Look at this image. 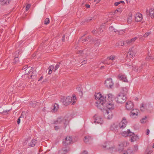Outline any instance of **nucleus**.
Masks as SVG:
<instances>
[{
    "instance_id": "e433bc0d",
    "label": "nucleus",
    "mask_w": 154,
    "mask_h": 154,
    "mask_svg": "<svg viewBox=\"0 0 154 154\" xmlns=\"http://www.w3.org/2000/svg\"><path fill=\"white\" fill-rule=\"evenodd\" d=\"M50 22L49 19L48 18H46L44 21V24L47 25Z\"/></svg>"
},
{
    "instance_id": "a878e982",
    "label": "nucleus",
    "mask_w": 154,
    "mask_h": 154,
    "mask_svg": "<svg viewBox=\"0 0 154 154\" xmlns=\"http://www.w3.org/2000/svg\"><path fill=\"white\" fill-rule=\"evenodd\" d=\"M115 59L116 57L115 56H111L109 57H108L106 58V64H108V62H107L109 60L112 61ZM108 64H109V63H108Z\"/></svg>"
},
{
    "instance_id": "2eb2a0df",
    "label": "nucleus",
    "mask_w": 154,
    "mask_h": 154,
    "mask_svg": "<svg viewBox=\"0 0 154 154\" xmlns=\"http://www.w3.org/2000/svg\"><path fill=\"white\" fill-rule=\"evenodd\" d=\"M93 118L95 120L94 122V123H97V124H102L103 122L102 119L100 117H96V116H95Z\"/></svg>"
},
{
    "instance_id": "c85d7f7f",
    "label": "nucleus",
    "mask_w": 154,
    "mask_h": 154,
    "mask_svg": "<svg viewBox=\"0 0 154 154\" xmlns=\"http://www.w3.org/2000/svg\"><path fill=\"white\" fill-rule=\"evenodd\" d=\"M149 15L151 18L154 17V9L151 8L149 10Z\"/></svg>"
},
{
    "instance_id": "a19ab883",
    "label": "nucleus",
    "mask_w": 154,
    "mask_h": 154,
    "mask_svg": "<svg viewBox=\"0 0 154 154\" xmlns=\"http://www.w3.org/2000/svg\"><path fill=\"white\" fill-rule=\"evenodd\" d=\"M31 6V5L30 4H28L26 5V11H27L29 10Z\"/></svg>"
},
{
    "instance_id": "5701e85b",
    "label": "nucleus",
    "mask_w": 154,
    "mask_h": 154,
    "mask_svg": "<svg viewBox=\"0 0 154 154\" xmlns=\"http://www.w3.org/2000/svg\"><path fill=\"white\" fill-rule=\"evenodd\" d=\"M128 89L127 88L124 87L122 88V91L120 93L125 96L128 93Z\"/></svg>"
},
{
    "instance_id": "37998d69",
    "label": "nucleus",
    "mask_w": 154,
    "mask_h": 154,
    "mask_svg": "<svg viewBox=\"0 0 154 154\" xmlns=\"http://www.w3.org/2000/svg\"><path fill=\"white\" fill-rule=\"evenodd\" d=\"M59 66L58 64H56L54 69V71H55L59 68Z\"/></svg>"
},
{
    "instance_id": "dca6fc26",
    "label": "nucleus",
    "mask_w": 154,
    "mask_h": 154,
    "mask_svg": "<svg viewBox=\"0 0 154 154\" xmlns=\"http://www.w3.org/2000/svg\"><path fill=\"white\" fill-rule=\"evenodd\" d=\"M118 78L120 80L125 82H128L126 76L125 75L120 74L118 75Z\"/></svg>"
},
{
    "instance_id": "f257e3e1",
    "label": "nucleus",
    "mask_w": 154,
    "mask_h": 154,
    "mask_svg": "<svg viewBox=\"0 0 154 154\" xmlns=\"http://www.w3.org/2000/svg\"><path fill=\"white\" fill-rule=\"evenodd\" d=\"M94 96L97 100L95 105L103 112L106 111V97L102 96L100 93H96Z\"/></svg>"
},
{
    "instance_id": "e2e57ef3",
    "label": "nucleus",
    "mask_w": 154,
    "mask_h": 154,
    "mask_svg": "<svg viewBox=\"0 0 154 154\" xmlns=\"http://www.w3.org/2000/svg\"><path fill=\"white\" fill-rule=\"evenodd\" d=\"M92 32L93 34H95L96 32V31L95 30H93Z\"/></svg>"
},
{
    "instance_id": "a211bd4d",
    "label": "nucleus",
    "mask_w": 154,
    "mask_h": 154,
    "mask_svg": "<svg viewBox=\"0 0 154 154\" xmlns=\"http://www.w3.org/2000/svg\"><path fill=\"white\" fill-rule=\"evenodd\" d=\"M21 53V52L19 50L15 52L14 54L15 55L14 56L15 58H14V60L15 61V63L18 62V57Z\"/></svg>"
},
{
    "instance_id": "c9c22d12",
    "label": "nucleus",
    "mask_w": 154,
    "mask_h": 154,
    "mask_svg": "<svg viewBox=\"0 0 154 154\" xmlns=\"http://www.w3.org/2000/svg\"><path fill=\"white\" fill-rule=\"evenodd\" d=\"M146 108V106H145V104L143 103H142L141 104V106L140 107V110L142 111H143L144 110V109Z\"/></svg>"
},
{
    "instance_id": "f3484780",
    "label": "nucleus",
    "mask_w": 154,
    "mask_h": 154,
    "mask_svg": "<svg viewBox=\"0 0 154 154\" xmlns=\"http://www.w3.org/2000/svg\"><path fill=\"white\" fill-rule=\"evenodd\" d=\"M142 18V16L141 14L138 13L136 14L135 19L136 21L137 22L140 21Z\"/></svg>"
},
{
    "instance_id": "4be33fe9",
    "label": "nucleus",
    "mask_w": 154,
    "mask_h": 154,
    "mask_svg": "<svg viewBox=\"0 0 154 154\" xmlns=\"http://www.w3.org/2000/svg\"><path fill=\"white\" fill-rule=\"evenodd\" d=\"M69 151V148H64L59 151L58 154H66Z\"/></svg>"
},
{
    "instance_id": "f704fd0d",
    "label": "nucleus",
    "mask_w": 154,
    "mask_h": 154,
    "mask_svg": "<svg viewBox=\"0 0 154 154\" xmlns=\"http://www.w3.org/2000/svg\"><path fill=\"white\" fill-rule=\"evenodd\" d=\"M152 152V150L147 148L146 150V154H151Z\"/></svg>"
},
{
    "instance_id": "ddd939ff",
    "label": "nucleus",
    "mask_w": 154,
    "mask_h": 154,
    "mask_svg": "<svg viewBox=\"0 0 154 154\" xmlns=\"http://www.w3.org/2000/svg\"><path fill=\"white\" fill-rule=\"evenodd\" d=\"M121 134L123 136L126 137L131 136V134H133V133L131 132L130 130L128 129L126 131L122 132Z\"/></svg>"
},
{
    "instance_id": "603ef678",
    "label": "nucleus",
    "mask_w": 154,
    "mask_h": 154,
    "mask_svg": "<svg viewBox=\"0 0 154 154\" xmlns=\"http://www.w3.org/2000/svg\"><path fill=\"white\" fill-rule=\"evenodd\" d=\"M21 116H22V115H21V116H20V117H19V118L18 119V120H17V124H19L20 123V118H21Z\"/></svg>"
},
{
    "instance_id": "f03ea898",
    "label": "nucleus",
    "mask_w": 154,
    "mask_h": 154,
    "mask_svg": "<svg viewBox=\"0 0 154 154\" xmlns=\"http://www.w3.org/2000/svg\"><path fill=\"white\" fill-rule=\"evenodd\" d=\"M114 109L113 103H106V115L108 119H111L113 116L112 111Z\"/></svg>"
},
{
    "instance_id": "6e6d98bb",
    "label": "nucleus",
    "mask_w": 154,
    "mask_h": 154,
    "mask_svg": "<svg viewBox=\"0 0 154 154\" xmlns=\"http://www.w3.org/2000/svg\"><path fill=\"white\" fill-rule=\"evenodd\" d=\"M85 7L87 8H90V5H89L85 4Z\"/></svg>"
},
{
    "instance_id": "cd10ccee",
    "label": "nucleus",
    "mask_w": 154,
    "mask_h": 154,
    "mask_svg": "<svg viewBox=\"0 0 154 154\" xmlns=\"http://www.w3.org/2000/svg\"><path fill=\"white\" fill-rule=\"evenodd\" d=\"M146 59L147 60L151 59L152 61H154V58H152L151 53L149 51L148 52V56L146 57Z\"/></svg>"
},
{
    "instance_id": "20e7f679",
    "label": "nucleus",
    "mask_w": 154,
    "mask_h": 154,
    "mask_svg": "<svg viewBox=\"0 0 154 154\" xmlns=\"http://www.w3.org/2000/svg\"><path fill=\"white\" fill-rule=\"evenodd\" d=\"M54 124L62 125L65 128L68 124V121L65 118L60 117L58 118L57 120L54 121Z\"/></svg>"
},
{
    "instance_id": "ea45409f",
    "label": "nucleus",
    "mask_w": 154,
    "mask_h": 154,
    "mask_svg": "<svg viewBox=\"0 0 154 154\" xmlns=\"http://www.w3.org/2000/svg\"><path fill=\"white\" fill-rule=\"evenodd\" d=\"M131 16L128 17L127 22L128 23L130 24L131 21Z\"/></svg>"
},
{
    "instance_id": "1a4fd4ad",
    "label": "nucleus",
    "mask_w": 154,
    "mask_h": 154,
    "mask_svg": "<svg viewBox=\"0 0 154 154\" xmlns=\"http://www.w3.org/2000/svg\"><path fill=\"white\" fill-rule=\"evenodd\" d=\"M106 103H113V101L114 100V96L111 93L108 94Z\"/></svg>"
},
{
    "instance_id": "3c124183",
    "label": "nucleus",
    "mask_w": 154,
    "mask_h": 154,
    "mask_svg": "<svg viewBox=\"0 0 154 154\" xmlns=\"http://www.w3.org/2000/svg\"><path fill=\"white\" fill-rule=\"evenodd\" d=\"M114 30L113 27L112 26L110 27L109 28V30L110 31H112Z\"/></svg>"
},
{
    "instance_id": "7c9ffc66",
    "label": "nucleus",
    "mask_w": 154,
    "mask_h": 154,
    "mask_svg": "<svg viewBox=\"0 0 154 154\" xmlns=\"http://www.w3.org/2000/svg\"><path fill=\"white\" fill-rule=\"evenodd\" d=\"M144 66V64H142L139 67V68H138L137 69L136 68H134V70H135L136 72H140L141 71V69L143 68V66Z\"/></svg>"
},
{
    "instance_id": "b1692460",
    "label": "nucleus",
    "mask_w": 154,
    "mask_h": 154,
    "mask_svg": "<svg viewBox=\"0 0 154 154\" xmlns=\"http://www.w3.org/2000/svg\"><path fill=\"white\" fill-rule=\"evenodd\" d=\"M130 136L131 137L130 140L132 142L134 141L137 140V138H138L137 136L135 134H134L133 133V134H131V136Z\"/></svg>"
},
{
    "instance_id": "8fccbe9b",
    "label": "nucleus",
    "mask_w": 154,
    "mask_h": 154,
    "mask_svg": "<svg viewBox=\"0 0 154 154\" xmlns=\"http://www.w3.org/2000/svg\"><path fill=\"white\" fill-rule=\"evenodd\" d=\"M124 45H127V44L125 43V41L123 43H121V44H120V45H121V46H123Z\"/></svg>"
},
{
    "instance_id": "052dcab7",
    "label": "nucleus",
    "mask_w": 154,
    "mask_h": 154,
    "mask_svg": "<svg viewBox=\"0 0 154 154\" xmlns=\"http://www.w3.org/2000/svg\"><path fill=\"white\" fill-rule=\"evenodd\" d=\"M139 39L140 40H141L143 41L144 40V38H143V37H142V36H141L140 37Z\"/></svg>"
},
{
    "instance_id": "4c0bfd02",
    "label": "nucleus",
    "mask_w": 154,
    "mask_h": 154,
    "mask_svg": "<svg viewBox=\"0 0 154 154\" xmlns=\"http://www.w3.org/2000/svg\"><path fill=\"white\" fill-rule=\"evenodd\" d=\"M94 42H95L94 43L95 44V45L97 46H98L100 44V41L99 40L96 39V38H95V41H94Z\"/></svg>"
},
{
    "instance_id": "5fc2aeb1",
    "label": "nucleus",
    "mask_w": 154,
    "mask_h": 154,
    "mask_svg": "<svg viewBox=\"0 0 154 154\" xmlns=\"http://www.w3.org/2000/svg\"><path fill=\"white\" fill-rule=\"evenodd\" d=\"M119 4H120L119 2H116L115 3V5L116 6L118 5Z\"/></svg>"
},
{
    "instance_id": "0e129e2a",
    "label": "nucleus",
    "mask_w": 154,
    "mask_h": 154,
    "mask_svg": "<svg viewBox=\"0 0 154 154\" xmlns=\"http://www.w3.org/2000/svg\"><path fill=\"white\" fill-rule=\"evenodd\" d=\"M43 76H41V77H40V78H39L38 80V81H40L42 79H43Z\"/></svg>"
},
{
    "instance_id": "c756f323",
    "label": "nucleus",
    "mask_w": 154,
    "mask_h": 154,
    "mask_svg": "<svg viewBox=\"0 0 154 154\" xmlns=\"http://www.w3.org/2000/svg\"><path fill=\"white\" fill-rule=\"evenodd\" d=\"M9 0H1L0 2L2 5H5L9 3Z\"/></svg>"
},
{
    "instance_id": "864d4df0",
    "label": "nucleus",
    "mask_w": 154,
    "mask_h": 154,
    "mask_svg": "<svg viewBox=\"0 0 154 154\" xmlns=\"http://www.w3.org/2000/svg\"><path fill=\"white\" fill-rule=\"evenodd\" d=\"M60 128L58 126H57L54 127V129L56 130H57L59 129Z\"/></svg>"
},
{
    "instance_id": "58836bf2",
    "label": "nucleus",
    "mask_w": 154,
    "mask_h": 154,
    "mask_svg": "<svg viewBox=\"0 0 154 154\" xmlns=\"http://www.w3.org/2000/svg\"><path fill=\"white\" fill-rule=\"evenodd\" d=\"M95 38H92V37H91V38L90 39V40H89L88 42V43H95Z\"/></svg>"
},
{
    "instance_id": "69168bd1",
    "label": "nucleus",
    "mask_w": 154,
    "mask_h": 154,
    "mask_svg": "<svg viewBox=\"0 0 154 154\" xmlns=\"http://www.w3.org/2000/svg\"><path fill=\"white\" fill-rule=\"evenodd\" d=\"M87 62L86 60H84V61H82V64H85V63H86Z\"/></svg>"
},
{
    "instance_id": "338daca9",
    "label": "nucleus",
    "mask_w": 154,
    "mask_h": 154,
    "mask_svg": "<svg viewBox=\"0 0 154 154\" xmlns=\"http://www.w3.org/2000/svg\"><path fill=\"white\" fill-rule=\"evenodd\" d=\"M149 11L148 10H146V14H148Z\"/></svg>"
},
{
    "instance_id": "c03bdc74",
    "label": "nucleus",
    "mask_w": 154,
    "mask_h": 154,
    "mask_svg": "<svg viewBox=\"0 0 154 154\" xmlns=\"http://www.w3.org/2000/svg\"><path fill=\"white\" fill-rule=\"evenodd\" d=\"M146 116H145L144 118H142L140 120L141 122L142 123H144L145 122H144V120H146Z\"/></svg>"
},
{
    "instance_id": "2f4dec72",
    "label": "nucleus",
    "mask_w": 154,
    "mask_h": 154,
    "mask_svg": "<svg viewBox=\"0 0 154 154\" xmlns=\"http://www.w3.org/2000/svg\"><path fill=\"white\" fill-rule=\"evenodd\" d=\"M105 29V23H104L103 25L100 26L99 28V31L100 32H102Z\"/></svg>"
},
{
    "instance_id": "412c9836",
    "label": "nucleus",
    "mask_w": 154,
    "mask_h": 154,
    "mask_svg": "<svg viewBox=\"0 0 154 154\" xmlns=\"http://www.w3.org/2000/svg\"><path fill=\"white\" fill-rule=\"evenodd\" d=\"M59 108L58 105L57 103H55L51 107L52 112H56Z\"/></svg>"
},
{
    "instance_id": "39448f33",
    "label": "nucleus",
    "mask_w": 154,
    "mask_h": 154,
    "mask_svg": "<svg viewBox=\"0 0 154 154\" xmlns=\"http://www.w3.org/2000/svg\"><path fill=\"white\" fill-rule=\"evenodd\" d=\"M126 97L123 94H119L118 96L116 98V102L119 103H122L125 102Z\"/></svg>"
},
{
    "instance_id": "423d86ee",
    "label": "nucleus",
    "mask_w": 154,
    "mask_h": 154,
    "mask_svg": "<svg viewBox=\"0 0 154 154\" xmlns=\"http://www.w3.org/2000/svg\"><path fill=\"white\" fill-rule=\"evenodd\" d=\"M136 50L132 47L129 49V51L127 54V56L130 58H132L136 55Z\"/></svg>"
},
{
    "instance_id": "bb28decb",
    "label": "nucleus",
    "mask_w": 154,
    "mask_h": 154,
    "mask_svg": "<svg viewBox=\"0 0 154 154\" xmlns=\"http://www.w3.org/2000/svg\"><path fill=\"white\" fill-rule=\"evenodd\" d=\"M36 142V140L35 139H32L31 141L29 144V146L31 147H33L35 146Z\"/></svg>"
},
{
    "instance_id": "680f3d73",
    "label": "nucleus",
    "mask_w": 154,
    "mask_h": 154,
    "mask_svg": "<svg viewBox=\"0 0 154 154\" xmlns=\"http://www.w3.org/2000/svg\"><path fill=\"white\" fill-rule=\"evenodd\" d=\"M116 11H119V12H121V9L120 8H119L118 9H117L116 11Z\"/></svg>"
},
{
    "instance_id": "9d476101",
    "label": "nucleus",
    "mask_w": 154,
    "mask_h": 154,
    "mask_svg": "<svg viewBox=\"0 0 154 154\" xmlns=\"http://www.w3.org/2000/svg\"><path fill=\"white\" fill-rule=\"evenodd\" d=\"M134 106L133 103L131 101H127L125 103V107L128 110H130L132 109Z\"/></svg>"
},
{
    "instance_id": "0eeeda50",
    "label": "nucleus",
    "mask_w": 154,
    "mask_h": 154,
    "mask_svg": "<svg viewBox=\"0 0 154 154\" xmlns=\"http://www.w3.org/2000/svg\"><path fill=\"white\" fill-rule=\"evenodd\" d=\"M127 124V121L125 118H123L121 121L119 123V127L120 128L124 129L126 126Z\"/></svg>"
},
{
    "instance_id": "79ce46f5",
    "label": "nucleus",
    "mask_w": 154,
    "mask_h": 154,
    "mask_svg": "<svg viewBox=\"0 0 154 154\" xmlns=\"http://www.w3.org/2000/svg\"><path fill=\"white\" fill-rule=\"evenodd\" d=\"M138 150V145H135L134 146V150L135 151H137Z\"/></svg>"
},
{
    "instance_id": "49530a36",
    "label": "nucleus",
    "mask_w": 154,
    "mask_h": 154,
    "mask_svg": "<svg viewBox=\"0 0 154 154\" xmlns=\"http://www.w3.org/2000/svg\"><path fill=\"white\" fill-rule=\"evenodd\" d=\"M28 67L27 66H25L23 67V68L22 69V70H24V71H26V70L27 69V68Z\"/></svg>"
},
{
    "instance_id": "4d7b16f0",
    "label": "nucleus",
    "mask_w": 154,
    "mask_h": 154,
    "mask_svg": "<svg viewBox=\"0 0 154 154\" xmlns=\"http://www.w3.org/2000/svg\"><path fill=\"white\" fill-rule=\"evenodd\" d=\"M65 35H63V37L62 38V42H64V40H65Z\"/></svg>"
},
{
    "instance_id": "7ed1b4c3",
    "label": "nucleus",
    "mask_w": 154,
    "mask_h": 154,
    "mask_svg": "<svg viewBox=\"0 0 154 154\" xmlns=\"http://www.w3.org/2000/svg\"><path fill=\"white\" fill-rule=\"evenodd\" d=\"M63 103L66 106L69 105L70 103L72 104H74L76 101V97L75 96L73 97L68 96L67 97H63L61 99Z\"/></svg>"
},
{
    "instance_id": "6ab92c4d",
    "label": "nucleus",
    "mask_w": 154,
    "mask_h": 154,
    "mask_svg": "<svg viewBox=\"0 0 154 154\" xmlns=\"http://www.w3.org/2000/svg\"><path fill=\"white\" fill-rule=\"evenodd\" d=\"M137 39L136 37H134L131 39H128L125 41V43L127 44V45H131Z\"/></svg>"
},
{
    "instance_id": "774afa93",
    "label": "nucleus",
    "mask_w": 154,
    "mask_h": 154,
    "mask_svg": "<svg viewBox=\"0 0 154 154\" xmlns=\"http://www.w3.org/2000/svg\"><path fill=\"white\" fill-rule=\"evenodd\" d=\"M120 4V3H124V2L123 1H121L120 2H119Z\"/></svg>"
},
{
    "instance_id": "a18cd8bd",
    "label": "nucleus",
    "mask_w": 154,
    "mask_h": 154,
    "mask_svg": "<svg viewBox=\"0 0 154 154\" xmlns=\"http://www.w3.org/2000/svg\"><path fill=\"white\" fill-rule=\"evenodd\" d=\"M150 34V32L146 33L143 35V37H146L148 36H149Z\"/></svg>"
},
{
    "instance_id": "6e6552de",
    "label": "nucleus",
    "mask_w": 154,
    "mask_h": 154,
    "mask_svg": "<svg viewBox=\"0 0 154 154\" xmlns=\"http://www.w3.org/2000/svg\"><path fill=\"white\" fill-rule=\"evenodd\" d=\"M72 143V137L70 136L67 137L65 140L63 141V143L65 146L69 145Z\"/></svg>"
},
{
    "instance_id": "13d9d810",
    "label": "nucleus",
    "mask_w": 154,
    "mask_h": 154,
    "mask_svg": "<svg viewBox=\"0 0 154 154\" xmlns=\"http://www.w3.org/2000/svg\"><path fill=\"white\" fill-rule=\"evenodd\" d=\"M81 154H88V152L87 151H84Z\"/></svg>"
},
{
    "instance_id": "aec40b11",
    "label": "nucleus",
    "mask_w": 154,
    "mask_h": 154,
    "mask_svg": "<svg viewBox=\"0 0 154 154\" xmlns=\"http://www.w3.org/2000/svg\"><path fill=\"white\" fill-rule=\"evenodd\" d=\"M125 143V142H123L119 144L118 148V151L119 152H122L123 151L124 145Z\"/></svg>"
},
{
    "instance_id": "bf43d9fd",
    "label": "nucleus",
    "mask_w": 154,
    "mask_h": 154,
    "mask_svg": "<svg viewBox=\"0 0 154 154\" xmlns=\"http://www.w3.org/2000/svg\"><path fill=\"white\" fill-rule=\"evenodd\" d=\"M149 133V129H147L146 130V134L147 135H148Z\"/></svg>"
},
{
    "instance_id": "09e8293b",
    "label": "nucleus",
    "mask_w": 154,
    "mask_h": 154,
    "mask_svg": "<svg viewBox=\"0 0 154 154\" xmlns=\"http://www.w3.org/2000/svg\"><path fill=\"white\" fill-rule=\"evenodd\" d=\"M121 154H128V152L126 151H123L122 152H121Z\"/></svg>"
},
{
    "instance_id": "393cba45",
    "label": "nucleus",
    "mask_w": 154,
    "mask_h": 154,
    "mask_svg": "<svg viewBox=\"0 0 154 154\" xmlns=\"http://www.w3.org/2000/svg\"><path fill=\"white\" fill-rule=\"evenodd\" d=\"M92 140L91 137L89 136H85L84 139V141L86 143H88L89 142H91Z\"/></svg>"
},
{
    "instance_id": "72a5a7b5",
    "label": "nucleus",
    "mask_w": 154,
    "mask_h": 154,
    "mask_svg": "<svg viewBox=\"0 0 154 154\" xmlns=\"http://www.w3.org/2000/svg\"><path fill=\"white\" fill-rule=\"evenodd\" d=\"M54 68V66L52 65L49 66L48 68L49 69V71L48 72L49 74H51V73L52 70Z\"/></svg>"
},
{
    "instance_id": "473e14b6",
    "label": "nucleus",
    "mask_w": 154,
    "mask_h": 154,
    "mask_svg": "<svg viewBox=\"0 0 154 154\" xmlns=\"http://www.w3.org/2000/svg\"><path fill=\"white\" fill-rule=\"evenodd\" d=\"M91 38V36H89L85 38L84 39H83L82 41V43H83L86 42H88L89 40H90Z\"/></svg>"
},
{
    "instance_id": "9b49d317",
    "label": "nucleus",
    "mask_w": 154,
    "mask_h": 154,
    "mask_svg": "<svg viewBox=\"0 0 154 154\" xmlns=\"http://www.w3.org/2000/svg\"><path fill=\"white\" fill-rule=\"evenodd\" d=\"M114 83L111 79H106V87L108 88H112L113 87Z\"/></svg>"
},
{
    "instance_id": "f8f14e48",
    "label": "nucleus",
    "mask_w": 154,
    "mask_h": 154,
    "mask_svg": "<svg viewBox=\"0 0 154 154\" xmlns=\"http://www.w3.org/2000/svg\"><path fill=\"white\" fill-rule=\"evenodd\" d=\"M139 110L137 109H133L131 112L130 116L133 118H136L138 115Z\"/></svg>"
},
{
    "instance_id": "de8ad7c7",
    "label": "nucleus",
    "mask_w": 154,
    "mask_h": 154,
    "mask_svg": "<svg viewBox=\"0 0 154 154\" xmlns=\"http://www.w3.org/2000/svg\"><path fill=\"white\" fill-rule=\"evenodd\" d=\"M94 20V19L93 18V17H92L91 18H90L89 19H86L85 21L88 22L90 21L91 20Z\"/></svg>"
},
{
    "instance_id": "4468645a",
    "label": "nucleus",
    "mask_w": 154,
    "mask_h": 154,
    "mask_svg": "<svg viewBox=\"0 0 154 154\" xmlns=\"http://www.w3.org/2000/svg\"><path fill=\"white\" fill-rule=\"evenodd\" d=\"M32 71V69H31L30 70H29V71H28V72L27 73L26 72H25V74H28V75H29V79H33L35 77V76L36 75V72L35 71H33L32 72V74H30V73Z\"/></svg>"
}]
</instances>
